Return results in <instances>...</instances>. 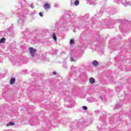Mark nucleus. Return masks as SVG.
<instances>
[{
    "label": "nucleus",
    "mask_w": 131,
    "mask_h": 131,
    "mask_svg": "<svg viewBox=\"0 0 131 131\" xmlns=\"http://www.w3.org/2000/svg\"><path fill=\"white\" fill-rule=\"evenodd\" d=\"M29 51L32 58H33V60H40L41 61H50V59L46 57V56L43 54L36 55L35 53H36V49H34L33 48H29Z\"/></svg>",
    "instance_id": "nucleus-1"
},
{
    "label": "nucleus",
    "mask_w": 131,
    "mask_h": 131,
    "mask_svg": "<svg viewBox=\"0 0 131 131\" xmlns=\"http://www.w3.org/2000/svg\"><path fill=\"white\" fill-rule=\"evenodd\" d=\"M18 17H19V19L18 20V24H23V23H24L25 16H24V15L20 14L19 15H18Z\"/></svg>",
    "instance_id": "nucleus-2"
},
{
    "label": "nucleus",
    "mask_w": 131,
    "mask_h": 131,
    "mask_svg": "<svg viewBox=\"0 0 131 131\" xmlns=\"http://www.w3.org/2000/svg\"><path fill=\"white\" fill-rule=\"evenodd\" d=\"M100 115V120L101 121H105V118H106V112H103L99 113Z\"/></svg>",
    "instance_id": "nucleus-3"
},
{
    "label": "nucleus",
    "mask_w": 131,
    "mask_h": 131,
    "mask_svg": "<svg viewBox=\"0 0 131 131\" xmlns=\"http://www.w3.org/2000/svg\"><path fill=\"white\" fill-rule=\"evenodd\" d=\"M67 16L65 17V20L67 22H69L71 20V16H72V12L71 11H69L68 13Z\"/></svg>",
    "instance_id": "nucleus-4"
},
{
    "label": "nucleus",
    "mask_w": 131,
    "mask_h": 131,
    "mask_svg": "<svg viewBox=\"0 0 131 131\" xmlns=\"http://www.w3.org/2000/svg\"><path fill=\"white\" fill-rule=\"evenodd\" d=\"M20 6L21 7H27V4H26V1L25 0H21L20 1Z\"/></svg>",
    "instance_id": "nucleus-5"
},
{
    "label": "nucleus",
    "mask_w": 131,
    "mask_h": 131,
    "mask_svg": "<svg viewBox=\"0 0 131 131\" xmlns=\"http://www.w3.org/2000/svg\"><path fill=\"white\" fill-rule=\"evenodd\" d=\"M86 100L87 101H89L90 103H93V102H97V99L94 98H88Z\"/></svg>",
    "instance_id": "nucleus-6"
},
{
    "label": "nucleus",
    "mask_w": 131,
    "mask_h": 131,
    "mask_svg": "<svg viewBox=\"0 0 131 131\" xmlns=\"http://www.w3.org/2000/svg\"><path fill=\"white\" fill-rule=\"evenodd\" d=\"M70 61L71 62H75V60H74V54L73 53H71L70 54Z\"/></svg>",
    "instance_id": "nucleus-7"
},
{
    "label": "nucleus",
    "mask_w": 131,
    "mask_h": 131,
    "mask_svg": "<svg viewBox=\"0 0 131 131\" xmlns=\"http://www.w3.org/2000/svg\"><path fill=\"white\" fill-rule=\"evenodd\" d=\"M92 65L94 67H97L99 65V62L97 60H94L92 62Z\"/></svg>",
    "instance_id": "nucleus-8"
},
{
    "label": "nucleus",
    "mask_w": 131,
    "mask_h": 131,
    "mask_svg": "<svg viewBox=\"0 0 131 131\" xmlns=\"http://www.w3.org/2000/svg\"><path fill=\"white\" fill-rule=\"evenodd\" d=\"M43 8L45 10H49V9L51 8V6L49 4H45L43 6Z\"/></svg>",
    "instance_id": "nucleus-9"
},
{
    "label": "nucleus",
    "mask_w": 131,
    "mask_h": 131,
    "mask_svg": "<svg viewBox=\"0 0 131 131\" xmlns=\"http://www.w3.org/2000/svg\"><path fill=\"white\" fill-rule=\"evenodd\" d=\"M89 81H90V83H91V84L95 83V82H96L95 79L93 77L89 78Z\"/></svg>",
    "instance_id": "nucleus-10"
},
{
    "label": "nucleus",
    "mask_w": 131,
    "mask_h": 131,
    "mask_svg": "<svg viewBox=\"0 0 131 131\" xmlns=\"http://www.w3.org/2000/svg\"><path fill=\"white\" fill-rule=\"evenodd\" d=\"M15 81H16V79H15V78H12L10 79V84H13Z\"/></svg>",
    "instance_id": "nucleus-11"
},
{
    "label": "nucleus",
    "mask_w": 131,
    "mask_h": 131,
    "mask_svg": "<svg viewBox=\"0 0 131 131\" xmlns=\"http://www.w3.org/2000/svg\"><path fill=\"white\" fill-rule=\"evenodd\" d=\"M87 2H89L90 5H93L95 3V0H86Z\"/></svg>",
    "instance_id": "nucleus-12"
},
{
    "label": "nucleus",
    "mask_w": 131,
    "mask_h": 131,
    "mask_svg": "<svg viewBox=\"0 0 131 131\" xmlns=\"http://www.w3.org/2000/svg\"><path fill=\"white\" fill-rule=\"evenodd\" d=\"M6 41V38H2L0 40V43H4Z\"/></svg>",
    "instance_id": "nucleus-13"
},
{
    "label": "nucleus",
    "mask_w": 131,
    "mask_h": 131,
    "mask_svg": "<svg viewBox=\"0 0 131 131\" xmlns=\"http://www.w3.org/2000/svg\"><path fill=\"white\" fill-rule=\"evenodd\" d=\"M14 124H15L14 122H10L8 124H7V126H10L11 125H14Z\"/></svg>",
    "instance_id": "nucleus-14"
},
{
    "label": "nucleus",
    "mask_w": 131,
    "mask_h": 131,
    "mask_svg": "<svg viewBox=\"0 0 131 131\" xmlns=\"http://www.w3.org/2000/svg\"><path fill=\"white\" fill-rule=\"evenodd\" d=\"M52 37L53 39H54V40H57V36H56V34H55V33H53Z\"/></svg>",
    "instance_id": "nucleus-15"
},
{
    "label": "nucleus",
    "mask_w": 131,
    "mask_h": 131,
    "mask_svg": "<svg viewBox=\"0 0 131 131\" xmlns=\"http://www.w3.org/2000/svg\"><path fill=\"white\" fill-rule=\"evenodd\" d=\"M74 4L75 6H78V5H79V1L76 0Z\"/></svg>",
    "instance_id": "nucleus-16"
},
{
    "label": "nucleus",
    "mask_w": 131,
    "mask_h": 131,
    "mask_svg": "<svg viewBox=\"0 0 131 131\" xmlns=\"http://www.w3.org/2000/svg\"><path fill=\"white\" fill-rule=\"evenodd\" d=\"M70 45H74L75 42H74V39H71L70 41Z\"/></svg>",
    "instance_id": "nucleus-17"
},
{
    "label": "nucleus",
    "mask_w": 131,
    "mask_h": 131,
    "mask_svg": "<svg viewBox=\"0 0 131 131\" xmlns=\"http://www.w3.org/2000/svg\"><path fill=\"white\" fill-rule=\"evenodd\" d=\"M76 0H71V5L74 4V3L75 2Z\"/></svg>",
    "instance_id": "nucleus-18"
},
{
    "label": "nucleus",
    "mask_w": 131,
    "mask_h": 131,
    "mask_svg": "<svg viewBox=\"0 0 131 131\" xmlns=\"http://www.w3.org/2000/svg\"><path fill=\"white\" fill-rule=\"evenodd\" d=\"M82 108H83V110H86L88 109V107L86 106H83Z\"/></svg>",
    "instance_id": "nucleus-19"
},
{
    "label": "nucleus",
    "mask_w": 131,
    "mask_h": 131,
    "mask_svg": "<svg viewBox=\"0 0 131 131\" xmlns=\"http://www.w3.org/2000/svg\"><path fill=\"white\" fill-rule=\"evenodd\" d=\"M100 98L101 99V100H105V97H102V96H101L100 97Z\"/></svg>",
    "instance_id": "nucleus-20"
},
{
    "label": "nucleus",
    "mask_w": 131,
    "mask_h": 131,
    "mask_svg": "<svg viewBox=\"0 0 131 131\" xmlns=\"http://www.w3.org/2000/svg\"><path fill=\"white\" fill-rule=\"evenodd\" d=\"M30 7H31V9H34V5H33V4H31L30 5Z\"/></svg>",
    "instance_id": "nucleus-21"
},
{
    "label": "nucleus",
    "mask_w": 131,
    "mask_h": 131,
    "mask_svg": "<svg viewBox=\"0 0 131 131\" xmlns=\"http://www.w3.org/2000/svg\"><path fill=\"white\" fill-rule=\"evenodd\" d=\"M39 16H40V17H42V16H43V15L42 14V12H40V13H39Z\"/></svg>",
    "instance_id": "nucleus-22"
},
{
    "label": "nucleus",
    "mask_w": 131,
    "mask_h": 131,
    "mask_svg": "<svg viewBox=\"0 0 131 131\" xmlns=\"http://www.w3.org/2000/svg\"><path fill=\"white\" fill-rule=\"evenodd\" d=\"M0 63H3V58L0 57Z\"/></svg>",
    "instance_id": "nucleus-23"
},
{
    "label": "nucleus",
    "mask_w": 131,
    "mask_h": 131,
    "mask_svg": "<svg viewBox=\"0 0 131 131\" xmlns=\"http://www.w3.org/2000/svg\"><path fill=\"white\" fill-rule=\"evenodd\" d=\"M53 74L54 75H56V74H57V72H53Z\"/></svg>",
    "instance_id": "nucleus-24"
},
{
    "label": "nucleus",
    "mask_w": 131,
    "mask_h": 131,
    "mask_svg": "<svg viewBox=\"0 0 131 131\" xmlns=\"http://www.w3.org/2000/svg\"><path fill=\"white\" fill-rule=\"evenodd\" d=\"M95 17H93V18H92V21H94V20H95Z\"/></svg>",
    "instance_id": "nucleus-25"
},
{
    "label": "nucleus",
    "mask_w": 131,
    "mask_h": 131,
    "mask_svg": "<svg viewBox=\"0 0 131 131\" xmlns=\"http://www.w3.org/2000/svg\"><path fill=\"white\" fill-rule=\"evenodd\" d=\"M118 4H119V2H118Z\"/></svg>",
    "instance_id": "nucleus-26"
},
{
    "label": "nucleus",
    "mask_w": 131,
    "mask_h": 131,
    "mask_svg": "<svg viewBox=\"0 0 131 131\" xmlns=\"http://www.w3.org/2000/svg\"><path fill=\"white\" fill-rule=\"evenodd\" d=\"M56 5H55V7H56Z\"/></svg>",
    "instance_id": "nucleus-27"
},
{
    "label": "nucleus",
    "mask_w": 131,
    "mask_h": 131,
    "mask_svg": "<svg viewBox=\"0 0 131 131\" xmlns=\"http://www.w3.org/2000/svg\"><path fill=\"white\" fill-rule=\"evenodd\" d=\"M56 5H55V7H56Z\"/></svg>",
    "instance_id": "nucleus-28"
}]
</instances>
